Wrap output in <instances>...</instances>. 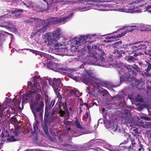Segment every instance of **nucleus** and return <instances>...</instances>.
Masks as SVG:
<instances>
[{
  "label": "nucleus",
  "mask_w": 151,
  "mask_h": 151,
  "mask_svg": "<svg viewBox=\"0 0 151 151\" xmlns=\"http://www.w3.org/2000/svg\"><path fill=\"white\" fill-rule=\"evenodd\" d=\"M43 97L39 94L36 96L35 101H32L29 104L31 110L35 119L39 116L43 119V113L44 104Z\"/></svg>",
  "instance_id": "nucleus-1"
},
{
  "label": "nucleus",
  "mask_w": 151,
  "mask_h": 151,
  "mask_svg": "<svg viewBox=\"0 0 151 151\" xmlns=\"http://www.w3.org/2000/svg\"><path fill=\"white\" fill-rule=\"evenodd\" d=\"M60 29H57L51 32H47L45 35L44 43L47 46H54V49L60 51L61 48L60 47L61 46L60 43H56L60 36Z\"/></svg>",
  "instance_id": "nucleus-2"
},
{
  "label": "nucleus",
  "mask_w": 151,
  "mask_h": 151,
  "mask_svg": "<svg viewBox=\"0 0 151 151\" xmlns=\"http://www.w3.org/2000/svg\"><path fill=\"white\" fill-rule=\"evenodd\" d=\"M73 13H71L70 15L65 17H63L62 18H58L57 17L50 18L47 20V22L49 24L50 26L51 24H57L64 23L68 19L73 15Z\"/></svg>",
  "instance_id": "nucleus-3"
},
{
  "label": "nucleus",
  "mask_w": 151,
  "mask_h": 151,
  "mask_svg": "<svg viewBox=\"0 0 151 151\" xmlns=\"http://www.w3.org/2000/svg\"><path fill=\"white\" fill-rule=\"evenodd\" d=\"M96 76L90 71H87L86 74L83 76L82 81L86 84H90L93 86V83L94 82V78Z\"/></svg>",
  "instance_id": "nucleus-4"
},
{
  "label": "nucleus",
  "mask_w": 151,
  "mask_h": 151,
  "mask_svg": "<svg viewBox=\"0 0 151 151\" xmlns=\"http://www.w3.org/2000/svg\"><path fill=\"white\" fill-rule=\"evenodd\" d=\"M61 82V79L59 78L56 79L54 78L52 80L50 79L49 81V84L52 86L54 91L60 90L62 86Z\"/></svg>",
  "instance_id": "nucleus-5"
},
{
  "label": "nucleus",
  "mask_w": 151,
  "mask_h": 151,
  "mask_svg": "<svg viewBox=\"0 0 151 151\" xmlns=\"http://www.w3.org/2000/svg\"><path fill=\"white\" fill-rule=\"evenodd\" d=\"M53 118L44 119V123L42 125V128L44 132L47 137L49 139L51 137L49 134L48 129L49 126L50 125L51 121Z\"/></svg>",
  "instance_id": "nucleus-6"
},
{
  "label": "nucleus",
  "mask_w": 151,
  "mask_h": 151,
  "mask_svg": "<svg viewBox=\"0 0 151 151\" xmlns=\"http://www.w3.org/2000/svg\"><path fill=\"white\" fill-rule=\"evenodd\" d=\"M135 45L136 52L134 53L133 56L136 57L141 55H143L142 52L147 48V46L144 44L139 45L138 42L136 43Z\"/></svg>",
  "instance_id": "nucleus-7"
},
{
  "label": "nucleus",
  "mask_w": 151,
  "mask_h": 151,
  "mask_svg": "<svg viewBox=\"0 0 151 151\" xmlns=\"http://www.w3.org/2000/svg\"><path fill=\"white\" fill-rule=\"evenodd\" d=\"M89 1L93 2H102L103 1H100L99 0H81V2L83 4H85V6H83L82 9H95L94 7L96 5L94 4H92L89 3H87V2Z\"/></svg>",
  "instance_id": "nucleus-8"
},
{
  "label": "nucleus",
  "mask_w": 151,
  "mask_h": 151,
  "mask_svg": "<svg viewBox=\"0 0 151 151\" xmlns=\"http://www.w3.org/2000/svg\"><path fill=\"white\" fill-rule=\"evenodd\" d=\"M88 38V35L85 36H82L79 39L74 38L73 39V41L76 42L75 44L76 45L78 46L81 45L85 44L86 42V39Z\"/></svg>",
  "instance_id": "nucleus-9"
},
{
  "label": "nucleus",
  "mask_w": 151,
  "mask_h": 151,
  "mask_svg": "<svg viewBox=\"0 0 151 151\" xmlns=\"http://www.w3.org/2000/svg\"><path fill=\"white\" fill-rule=\"evenodd\" d=\"M144 67L143 69L144 71L143 76H148L150 75L149 72L151 70V64L149 62L145 61L144 62Z\"/></svg>",
  "instance_id": "nucleus-10"
},
{
  "label": "nucleus",
  "mask_w": 151,
  "mask_h": 151,
  "mask_svg": "<svg viewBox=\"0 0 151 151\" xmlns=\"http://www.w3.org/2000/svg\"><path fill=\"white\" fill-rule=\"evenodd\" d=\"M94 78L95 81L93 82V83L92 84L93 87L99 88L100 86L103 87H104L106 86H107L108 83L104 82L96 76Z\"/></svg>",
  "instance_id": "nucleus-11"
},
{
  "label": "nucleus",
  "mask_w": 151,
  "mask_h": 151,
  "mask_svg": "<svg viewBox=\"0 0 151 151\" xmlns=\"http://www.w3.org/2000/svg\"><path fill=\"white\" fill-rule=\"evenodd\" d=\"M32 94L30 92L24 94L22 95V103H27L28 101L32 99Z\"/></svg>",
  "instance_id": "nucleus-12"
},
{
  "label": "nucleus",
  "mask_w": 151,
  "mask_h": 151,
  "mask_svg": "<svg viewBox=\"0 0 151 151\" xmlns=\"http://www.w3.org/2000/svg\"><path fill=\"white\" fill-rule=\"evenodd\" d=\"M126 53L129 55L136 52L135 45H127L126 48Z\"/></svg>",
  "instance_id": "nucleus-13"
},
{
  "label": "nucleus",
  "mask_w": 151,
  "mask_h": 151,
  "mask_svg": "<svg viewBox=\"0 0 151 151\" xmlns=\"http://www.w3.org/2000/svg\"><path fill=\"white\" fill-rule=\"evenodd\" d=\"M120 75V82H125L127 81L129 79L130 76H126L125 73L122 70H121L119 72Z\"/></svg>",
  "instance_id": "nucleus-14"
},
{
  "label": "nucleus",
  "mask_w": 151,
  "mask_h": 151,
  "mask_svg": "<svg viewBox=\"0 0 151 151\" xmlns=\"http://www.w3.org/2000/svg\"><path fill=\"white\" fill-rule=\"evenodd\" d=\"M128 136L129 137H130V140L131 142V145L128 147L129 150L135 149L137 145V139L131 137L129 134Z\"/></svg>",
  "instance_id": "nucleus-15"
},
{
  "label": "nucleus",
  "mask_w": 151,
  "mask_h": 151,
  "mask_svg": "<svg viewBox=\"0 0 151 151\" xmlns=\"http://www.w3.org/2000/svg\"><path fill=\"white\" fill-rule=\"evenodd\" d=\"M18 1L20 2V4L22 5H24L26 6L27 7L31 9V7L34 6L32 2L30 1L29 0H27L26 1V3L22 1L21 0H16V2H17V1Z\"/></svg>",
  "instance_id": "nucleus-16"
},
{
  "label": "nucleus",
  "mask_w": 151,
  "mask_h": 151,
  "mask_svg": "<svg viewBox=\"0 0 151 151\" xmlns=\"http://www.w3.org/2000/svg\"><path fill=\"white\" fill-rule=\"evenodd\" d=\"M42 24H44V26L41 28L39 31L40 32H45L47 28L50 26L49 24L46 22H45L44 21H42Z\"/></svg>",
  "instance_id": "nucleus-17"
},
{
  "label": "nucleus",
  "mask_w": 151,
  "mask_h": 151,
  "mask_svg": "<svg viewBox=\"0 0 151 151\" xmlns=\"http://www.w3.org/2000/svg\"><path fill=\"white\" fill-rule=\"evenodd\" d=\"M33 88H32L31 92L33 93H36L40 92L41 91L40 87L39 86H37L36 84L34 82V87Z\"/></svg>",
  "instance_id": "nucleus-18"
},
{
  "label": "nucleus",
  "mask_w": 151,
  "mask_h": 151,
  "mask_svg": "<svg viewBox=\"0 0 151 151\" xmlns=\"http://www.w3.org/2000/svg\"><path fill=\"white\" fill-rule=\"evenodd\" d=\"M126 60L128 62L131 63H134L135 61L138 60V59L134 58L133 56H126Z\"/></svg>",
  "instance_id": "nucleus-19"
},
{
  "label": "nucleus",
  "mask_w": 151,
  "mask_h": 151,
  "mask_svg": "<svg viewBox=\"0 0 151 151\" xmlns=\"http://www.w3.org/2000/svg\"><path fill=\"white\" fill-rule=\"evenodd\" d=\"M23 12V10H15L12 12L11 14H14L15 17H19L22 15V13Z\"/></svg>",
  "instance_id": "nucleus-20"
},
{
  "label": "nucleus",
  "mask_w": 151,
  "mask_h": 151,
  "mask_svg": "<svg viewBox=\"0 0 151 151\" xmlns=\"http://www.w3.org/2000/svg\"><path fill=\"white\" fill-rule=\"evenodd\" d=\"M120 12H125L128 13H140L142 10H120Z\"/></svg>",
  "instance_id": "nucleus-21"
},
{
  "label": "nucleus",
  "mask_w": 151,
  "mask_h": 151,
  "mask_svg": "<svg viewBox=\"0 0 151 151\" xmlns=\"http://www.w3.org/2000/svg\"><path fill=\"white\" fill-rule=\"evenodd\" d=\"M133 30V29H127L125 31H124V32L120 34H119L117 35H116L117 36L116 38H118L120 37L123 36L125 35L127 33H129V32H132Z\"/></svg>",
  "instance_id": "nucleus-22"
},
{
  "label": "nucleus",
  "mask_w": 151,
  "mask_h": 151,
  "mask_svg": "<svg viewBox=\"0 0 151 151\" xmlns=\"http://www.w3.org/2000/svg\"><path fill=\"white\" fill-rule=\"evenodd\" d=\"M127 45H120L119 46L118 49L120 51L122 52L123 54H125L126 53V48Z\"/></svg>",
  "instance_id": "nucleus-23"
},
{
  "label": "nucleus",
  "mask_w": 151,
  "mask_h": 151,
  "mask_svg": "<svg viewBox=\"0 0 151 151\" xmlns=\"http://www.w3.org/2000/svg\"><path fill=\"white\" fill-rule=\"evenodd\" d=\"M134 65L135 67H133V69L136 70L137 72L139 73L140 74L143 76V73H144V71H141L140 68L137 65H136L134 64Z\"/></svg>",
  "instance_id": "nucleus-24"
},
{
  "label": "nucleus",
  "mask_w": 151,
  "mask_h": 151,
  "mask_svg": "<svg viewBox=\"0 0 151 151\" xmlns=\"http://www.w3.org/2000/svg\"><path fill=\"white\" fill-rule=\"evenodd\" d=\"M9 137V134L8 131L6 130H5L1 133V137L2 138H4L6 137Z\"/></svg>",
  "instance_id": "nucleus-25"
},
{
  "label": "nucleus",
  "mask_w": 151,
  "mask_h": 151,
  "mask_svg": "<svg viewBox=\"0 0 151 151\" xmlns=\"http://www.w3.org/2000/svg\"><path fill=\"white\" fill-rule=\"evenodd\" d=\"M113 54L115 55L116 56H115L114 55L113 56H114L115 57L117 58H119V57H121L122 56V52H121L120 50L119 51L117 50H116L114 52L112 53Z\"/></svg>",
  "instance_id": "nucleus-26"
},
{
  "label": "nucleus",
  "mask_w": 151,
  "mask_h": 151,
  "mask_svg": "<svg viewBox=\"0 0 151 151\" xmlns=\"http://www.w3.org/2000/svg\"><path fill=\"white\" fill-rule=\"evenodd\" d=\"M35 20H36V19L34 18H32L31 17H29L26 20H25L24 21V23L26 24L29 23L33 22L35 21Z\"/></svg>",
  "instance_id": "nucleus-27"
},
{
  "label": "nucleus",
  "mask_w": 151,
  "mask_h": 151,
  "mask_svg": "<svg viewBox=\"0 0 151 151\" xmlns=\"http://www.w3.org/2000/svg\"><path fill=\"white\" fill-rule=\"evenodd\" d=\"M57 96V98H58V101H61L62 99V96L59 93L60 91H54Z\"/></svg>",
  "instance_id": "nucleus-28"
},
{
  "label": "nucleus",
  "mask_w": 151,
  "mask_h": 151,
  "mask_svg": "<svg viewBox=\"0 0 151 151\" xmlns=\"http://www.w3.org/2000/svg\"><path fill=\"white\" fill-rule=\"evenodd\" d=\"M75 124L76 125V127L78 129H80L81 130H83V127L80 125L78 119H76L75 122Z\"/></svg>",
  "instance_id": "nucleus-29"
},
{
  "label": "nucleus",
  "mask_w": 151,
  "mask_h": 151,
  "mask_svg": "<svg viewBox=\"0 0 151 151\" xmlns=\"http://www.w3.org/2000/svg\"><path fill=\"white\" fill-rule=\"evenodd\" d=\"M122 43V41L116 42L113 44V46L114 47H116L118 49L119 47V45Z\"/></svg>",
  "instance_id": "nucleus-30"
},
{
  "label": "nucleus",
  "mask_w": 151,
  "mask_h": 151,
  "mask_svg": "<svg viewBox=\"0 0 151 151\" xmlns=\"http://www.w3.org/2000/svg\"><path fill=\"white\" fill-rule=\"evenodd\" d=\"M56 106V105L52 109V111L51 112V114L52 115V116L54 115H56L57 114V108H55V107ZM57 108V107H56Z\"/></svg>",
  "instance_id": "nucleus-31"
},
{
  "label": "nucleus",
  "mask_w": 151,
  "mask_h": 151,
  "mask_svg": "<svg viewBox=\"0 0 151 151\" xmlns=\"http://www.w3.org/2000/svg\"><path fill=\"white\" fill-rule=\"evenodd\" d=\"M7 141L9 142H14L17 141V139L14 138V137L12 136L11 138H8L6 139Z\"/></svg>",
  "instance_id": "nucleus-32"
},
{
  "label": "nucleus",
  "mask_w": 151,
  "mask_h": 151,
  "mask_svg": "<svg viewBox=\"0 0 151 151\" xmlns=\"http://www.w3.org/2000/svg\"><path fill=\"white\" fill-rule=\"evenodd\" d=\"M147 50L149 52L151 51V40L147 42Z\"/></svg>",
  "instance_id": "nucleus-33"
},
{
  "label": "nucleus",
  "mask_w": 151,
  "mask_h": 151,
  "mask_svg": "<svg viewBox=\"0 0 151 151\" xmlns=\"http://www.w3.org/2000/svg\"><path fill=\"white\" fill-rule=\"evenodd\" d=\"M30 52H32V53L34 54H35L37 55H40L42 53V52L40 51H39L37 50H30Z\"/></svg>",
  "instance_id": "nucleus-34"
},
{
  "label": "nucleus",
  "mask_w": 151,
  "mask_h": 151,
  "mask_svg": "<svg viewBox=\"0 0 151 151\" xmlns=\"http://www.w3.org/2000/svg\"><path fill=\"white\" fill-rule=\"evenodd\" d=\"M27 87L29 88H30L31 89L32 88H33V87H34V83L33 84L30 81L28 82V83L27 85Z\"/></svg>",
  "instance_id": "nucleus-35"
},
{
  "label": "nucleus",
  "mask_w": 151,
  "mask_h": 151,
  "mask_svg": "<svg viewBox=\"0 0 151 151\" xmlns=\"http://www.w3.org/2000/svg\"><path fill=\"white\" fill-rule=\"evenodd\" d=\"M146 106V105L145 104L140 105H138L137 107V108L139 110H141L143 109L144 107H145Z\"/></svg>",
  "instance_id": "nucleus-36"
},
{
  "label": "nucleus",
  "mask_w": 151,
  "mask_h": 151,
  "mask_svg": "<svg viewBox=\"0 0 151 151\" xmlns=\"http://www.w3.org/2000/svg\"><path fill=\"white\" fill-rule=\"evenodd\" d=\"M105 55V54L104 52L100 54V59L101 60L102 62H104L105 60V59L103 57Z\"/></svg>",
  "instance_id": "nucleus-37"
},
{
  "label": "nucleus",
  "mask_w": 151,
  "mask_h": 151,
  "mask_svg": "<svg viewBox=\"0 0 151 151\" xmlns=\"http://www.w3.org/2000/svg\"><path fill=\"white\" fill-rule=\"evenodd\" d=\"M20 100H20L18 99H16V104L15 105L16 106H19L21 103Z\"/></svg>",
  "instance_id": "nucleus-38"
},
{
  "label": "nucleus",
  "mask_w": 151,
  "mask_h": 151,
  "mask_svg": "<svg viewBox=\"0 0 151 151\" xmlns=\"http://www.w3.org/2000/svg\"><path fill=\"white\" fill-rule=\"evenodd\" d=\"M140 119L147 121H150V118L146 116H142L140 117Z\"/></svg>",
  "instance_id": "nucleus-39"
},
{
  "label": "nucleus",
  "mask_w": 151,
  "mask_h": 151,
  "mask_svg": "<svg viewBox=\"0 0 151 151\" xmlns=\"http://www.w3.org/2000/svg\"><path fill=\"white\" fill-rule=\"evenodd\" d=\"M117 36L116 35L113 36H107L105 37V39H117Z\"/></svg>",
  "instance_id": "nucleus-40"
},
{
  "label": "nucleus",
  "mask_w": 151,
  "mask_h": 151,
  "mask_svg": "<svg viewBox=\"0 0 151 151\" xmlns=\"http://www.w3.org/2000/svg\"><path fill=\"white\" fill-rule=\"evenodd\" d=\"M122 118L124 119L127 120L128 122H129V121L130 120V117L127 116H123Z\"/></svg>",
  "instance_id": "nucleus-41"
},
{
  "label": "nucleus",
  "mask_w": 151,
  "mask_h": 151,
  "mask_svg": "<svg viewBox=\"0 0 151 151\" xmlns=\"http://www.w3.org/2000/svg\"><path fill=\"white\" fill-rule=\"evenodd\" d=\"M8 14H4V15H1L0 17V19L1 20H3L4 19L7 17H8Z\"/></svg>",
  "instance_id": "nucleus-42"
},
{
  "label": "nucleus",
  "mask_w": 151,
  "mask_h": 151,
  "mask_svg": "<svg viewBox=\"0 0 151 151\" xmlns=\"http://www.w3.org/2000/svg\"><path fill=\"white\" fill-rule=\"evenodd\" d=\"M59 112L60 115L62 117L63 116L65 113V112L64 111H63L62 109H60Z\"/></svg>",
  "instance_id": "nucleus-43"
},
{
  "label": "nucleus",
  "mask_w": 151,
  "mask_h": 151,
  "mask_svg": "<svg viewBox=\"0 0 151 151\" xmlns=\"http://www.w3.org/2000/svg\"><path fill=\"white\" fill-rule=\"evenodd\" d=\"M14 133L15 136L17 137H18L19 135L21 134L20 132L17 131H14Z\"/></svg>",
  "instance_id": "nucleus-44"
},
{
  "label": "nucleus",
  "mask_w": 151,
  "mask_h": 151,
  "mask_svg": "<svg viewBox=\"0 0 151 151\" xmlns=\"http://www.w3.org/2000/svg\"><path fill=\"white\" fill-rule=\"evenodd\" d=\"M47 114H49V107H47V106H45V113Z\"/></svg>",
  "instance_id": "nucleus-45"
},
{
  "label": "nucleus",
  "mask_w": 151,
  "mask_h": 151,
  "mask_svg": "<svg viewBox=\"0 0 151 151\" xmlns=\"http://www.w3.org/2000/svg\"><path fill=\"white\" fill-rule=\"evenodd\" d=\"M49 114L45 113L44 119L52 118L50 117H49Z\"/></svg>",
  "instance_id": "nucleus-46"
},
{
  "label": "nucleus",
  "mask_w": 151,
  "mask_h": 151,
  "mask_svg": "<svg viewBox=\"0 0 151 151\" xmlns=\"http://www.w3.org/2000/svg\"><path fill=\"white\" fill-rule=\"evenodd\" d=\"M139 65L141 66L142 68H143V67H144L143 66L144 63H142L141 61H139L138 62Z\"/></svg>",
  "instance_id": "nucleus-47"
},
{
  "label": "nucleus",
  "mask_w": 151,
  "mask_h": 151,
  "mask_svg": "<svg viewBox=\"0 0 151 151\" xmlns=\"http://www.w3.org/2000/svg\"><path fill=\"white\" fill-rule=\"evenodd\" d=\"M138 134L134 133V134H133L134 137H136V139H137L138 141H139V142H140V141H139V139L137 138V137H138L139 136V135Z\"/></svg>",
  "instance_id": "nucleus-48"
},
{
  "label": "nucleus",
  "mask_w": 151,
  "mask_h": 151,
  "mask_svg": "<svg viewBox=\"0 0 151 151\" xmlns=\"http://www.w3.org/2000/svg\"><path fill=\"white\" fill-rule=\"evenodd\" d=\"M55 104V101H52L51 102V104L50 105V108H52L54 105Z\"/></svg>",
  "instance_id": "nucleus-49"
},
{
  "label": "nucleus",
  "mask_w": 151,
  "mask_h": 151,
  "mask_svg": "<svg viewBox=\"0 0 151 151\" xmlns=\"http://www.w3.org/2000/svg\"><path fill=\"white\" fill-rule=\"evenodd\" d=\"M126 68L128 70L129 69H130L131 68H132L133 67H132V66H131L130 65H127V66H125Z\"/></svg>",
  "instance_id": "nucleus-50"
},
{
  "label": "nucleus",
  "mask_w": 151,
  "mask_h": 151,
  "mask_svg": "<svg viewBox=\"0 0 151 151\" xmlns=\"http://www.w3.org/2000/svg\"><path fill=\"white\" fill-rule=\"evenodd\" d=\"M11 118L14 122H15L17 121V119L16 117H12Z\"/></svg>",
  "instance_id": "nucleus-51"
},
{
  "label": "nucleus",
  "mask_w": 151,
  "mask_h": 151,
  "mask_svg": "<svg viewBox=\"0 0 151 151\" xmlns=\"http://www.w3.org/2000/svg\"><path fill=\"white\" fill-rule=\"evenodd\" d=\"M137 100L140 102H142L143 101V99L142 98H139L138 99L137 98Z\"/></svg>",
  "instance_id": "nucleus-52"
},
{
  "label": "nucleus",
  "mask_w": 151,
  "mask_h": 151,
  "mask_svg": "<svg viewBox=\"0 0 151 151\" xmlns=\"http://www.w3.org/2000/svg\"><path fill=\"white\" fill-rule=\"evenodd\" d=\"M131 73V74L134 75H137V73L135 71H134L133 70L132 71V72Z\"/></svg>",
  "instance_id": "nucleus-53"
},
{
  "label": "nucleus",
  "mask_w": 151,
  "mask_h": 151,
  "mask_svg": "<svg viewBox=\"0 0 151 151\" xmlns=\"http://www.w3.org/2000/svg\"><path fill=\"white\" fill-rule=\"evenodd\" d=\"M35 37H35L34 39L35 40V41L37 43L38 42V40H39L38 37H39L38 36H37V37L36 36Z\"/></svg>",
  "instance_id": "nucleus-54"
},
{
  "label": "nucleus",
  "mask_w": 151,
  "mask_h": 151,
  "mask_svg": "<svg viewBox=\"0 0 151 151\" xmlns=\"http://www.w3.org/2000/svg\"><path fill=\"white\" fill-rule=\"evenodd\" d=\"M134 131V133H137V134H140V132H138V130L137 129H134L133 130Z\"/></svg>",
  "instance_id": "nucleus-55"
},
{
  "label": "nucleus",
  "mask_w": 151,
  "mask_h": 151,
  "mask_svg": "<svg viewBox=\"0 0 151 151\" xmlns=\"http://www.w3.org/2000/svg\"><path fill=\"white\" fill-rule=\"evenodd\" d=\"M33 128L34 131H36L37 130V128L36 124H35V125H33Z\"/></svg>",
  "instance_id": "nucleus-56"
},
{
  "label": "nucleus",
  "mask_w": 151,
  "mask_h": 151,
  "mask_svg": "<svg viewBox=\"0 0 151 151\" xmlns=\"http://www.w3.org/2000/svg\"><path fill=\"white\" fill-rule=\"evenodd\" d=\"M78 92L77 91V89H74V94L76 96L78 93Z\"/></svg>",
  "instance_id": "nucleus-57"
},
{
  "label": "nucleus",
  "mask_w": 151,
  "mask_h": 151,
  "mask_svg": "<svg viewBox=\"0 0 151 151\" xmlns=\"http://www.w3.org/2000/svg\"><path fill=\"white\" fill-rule=\"evenodd\" d=\"M145 9H146L147 10L149 9H151V6H148L147 7H145Z\"/></svg>",
  "instance_id": "nucleus-58"
},
{
  "label": "nucleus",
  "mask_w": 151,
  "mask_h": 151,
  "mask_svg": "<svg viewBox=\"0 0 151 151\" xmlns=\"http://www.w3.org/2000/svg\"><path fill=\"white\" fill-rule=\"evenodd\" d=\"M35 35V37L36 36V35L35 33H32L30 36V38H32L33 37V36Z\"/></svg>",
  "instance_id": "nucleus-59"
},
{
  "label": "nucleus",
  "mask_w": 151,
  "mask_h": 151,
  "mask_svg": "<svg viewBox=\"0 0 151 151\" xmlns=\"http://www.w3.org/2000/svg\"><path fill=\"white\" fill-rule=\"evenodd\" d=\"M133 69L132 68H130V69H129L128 70V72L130 73H130L132 72V71L133 70Z\"/></svg>",
  "instance_id": "nucleus-60"
},
{
  "label": "nucleus",
  "mask_w": 151,
  "mask_h": 151,
  "mask_svg": "<svg viewBox=\"0 0 151 151\" xmlns=\"http://www.w3.org/2000/svg\"><path fill=\"white\" fill-rule=\"evenodd\" d=\"M20 127V126H17L16 128L15 129V131H18V130Z\"/></svg>",
  "instance_id": "nucleus-61"
},
{
  "label": "nucleus",
  "mask_w": 151,
  "mask_h": 151,
  "mask_svg": "<svg viewBox=\"0 0 151 151\" xmlns=\"http://www.w3.org/2000/svg\"><path fill=\"white\" fill-rule=\"evenodd\" d=\"M83 104H81L80 105L79 109H80L81 108V109H82L83 108Z\"/></svg>",
  "instance_id": "nucleus-62"
},
{
  "label": "nucleus",
  "mask_w": 151,
  "mask_h": 151,
  "mask_svg": "<svg viewBox=\"0 0 151 151\" xmlns=\"http://www.w3.org/2000/svg\"><path fill=\"white\" fill-rule=\"evenodd\" d=\"M111 41L110 40H104L103 41V42H104L105 43H107L108 42H111Z\"/></svg>",
  "instance_id": "nucleus-63"
},
{
  "label": "nucleus",
  "mask_w": 151,
  "mask_h": 151,
  "mask_svg": "<svg viewBox=\"0 0 151 151\" xmlns=\"http://www.w3.org/2000/svg\"><path fill=\"white\" fill-rule=\"evenodd\" d=\"M74 90L72 89L71 90V94H74Z\"/></svg>",
  "instance_id": "nucleus-64"
}]
</instances>
